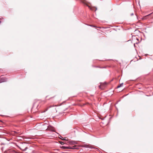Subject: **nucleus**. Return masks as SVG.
<instances>
[{
    "label": "nucleus",
    "instance_id": "obj_1",
    "mask_svg": "<svg viewBox=\"0 0 153 153\" xmlns=\"http://www.w3.org/2000/svg\"><path fill=\"white\" fill-rule=\"evenodd\" d=\"M61 148L64 149H78V147L77 146H60Z\"/></svg>",
    "mask_w": 153,
    "mask_h": 153
},
{
    "label": "nucleus",
    "instance_id": "obj_2",
    "mask_svg": "<svg viewBox=\"0 0 153 153\" xmlns=\"http://www.w3.org/2000/svg\"><path fill=\"white\" fill-rule=\"evenodd\" d=\"M70 145H74L77 144V142L75 141L70 140L68 141Z\"/></svg>",
    "mask_w": 153,
    "mask_h": 153
},
{
    "label": "nucleus",
    "instance_id": "obj_3",
    "mask_svg": "<svg viewBox=\"0 0 153 153\" xmlns=\"http://www.w3.org/2000/svg\"><path fill=\"white\" fill-rule=\"evenodd\" d=\"M48 129L51 131H54V127L52 126L51 125H49L48 127Z\"/></svg>",
    "mask_w": 153,
    "mask_h": 153
},
{
    "label": "nucleus",
    "instance_id": "obj_4",
    "mask_svg": "<svg viewBox=\"0 0 153 153\" xmlns=\"http://www.w3.org/2000/svg\"><path fill=\"white\" fill-rule=\"evenodd\" d=\"M7 81V79L3 77L1 78L0 79V83L6 82Z\"/></svg>",
    "mask_w": 153,
    "mask_h": 153
},
{
    "label": "nucleus",
    "instance_id": "obj_5",
    "mask_svg": "<svg viewBox=\"0 0 153 153\" xmlns=\"http://www.w3.org/2000/svg\"><path fill=\"white\" fill-rule=\"evenodd\" d=\"M84 147L85 148H91V149L94 148H93L91 147L90 146H89L88 145H87V144L84 145Z\"/></svg>",
    "mask_w": 153,
    "mask_h": 153
},
{
    "label": "nucleus",
    "instance_id": "obj_6",
    "mask_svg": "<svg viewBox=\"0 0 153 153\" xmlns=\"http://www.w3.org/2000/svg\"><path fill=\"white\" fill-rule=\"evenodd\" d=\"M10 153H17L15 150L12 149H10Z\"/></svg>",
    "mask_w": 153,
    "mask_h": 153
},
{
    "label": "nucleus",
    "instance_id": "obj_7",
    "mask_svg": "<svg viewBox=\"0 0 153 153\" xmlns=\"http://www.w3.org/2000/svg\"><path fill=\"white\" fill-rule=\"evenodd\" d=\"M152 13L146 15V16L144 17H143L142 18V19H143V20H144V19H146V18L145 19H144V18H146V17H147L149 16L150 15H151V14Z\"/></svg>",
    "mask_w": 153,
    "mask_h": 153
},
{
    "label": "nucleus",
    "instance_id": "obj_8",
    "mask_svg": "<svg viewBox=\"0 0 153 153\" xmlns=\"http://www.w3.org/2000/svg\"><path fill=\"white\" fill-rule=\"evenodd\" d=\"M123 83H122L120 84L119 85L117 86V88H120L123 86Z\"/></svg>",
    "mask_w": 153,
    "mask_h": 153
},
{
    "label": "nucleus",
    "instance_id": "obj_9",
    "mask_svg": "<svg viewBox=\"0 0 153 153\" xmlns=\"http://www.w3.org/2000/svg\"><path fill=\"white\" fill-rule=\"evenodd\" d=\"M20 149H21V150L22 151H23V152H25V151L26 150H27V149H28V147H25V149H21V148H20Z\"/></svg>",
    "mask_w": 153,
    "mask_h": 153
},
{
    "label": "nucleus",
    "instance_id": "obj_10",
    "mask_svg": "<svg viewBox=\"0 0 153 153\" xmlns=\"http://www.w3.org/2000/svg\"><path fill=\"white\" fill-rule=\"evenodd\" d=\"M68 138L67 137H62V140H67Z\"/></svg>",
    "mask_w": 153,
    "mask_h": 153
},
{
    "label": "nucleus",
    "instance_id": "obj_11",
    "mask_svg": "<svg viewBox=\"0 0 153 153\" xmlns=\"http://www.w3.org/2000/svg\"><path fill=\"white\" fill-rule=\"evenodd\" d=\"M3 153H10V151L9 149L6 150Z\"/></svg>",
    "mask_w": 153,
    "mask_h": 153
},
{
    "label": "nucleus",
    "instance_id": "obj_12",
    "mask_svg": "<svg viewBox=\"0 0 153 153\" xmlns=\"http://www.w3.org/2000/svg\"><path fill=\"white\" fill-rule=\"evenodd\" d=\"M59 143L61 144L62 145H63L65 144V143L62 141H59Z\"/></svg>",
    "mask_w": 153,
    "mask_h": 153
},
{
    "label": "nucleus",
    "instance_id": "obj_13",
    "mask_svg": "<svg viewBox=\"0 0 153 153\" xmlns=\"http://www.w3.org/2000/svg\"><path fill=\"white\" fill-rule=\"evenodd\" d=\"M10 146L11 147L13 146V145L14 144V143L13 142H11V141H10Z\"/></svg>",
    "mask_w": 153,
    "mask_h": 153
},
{
    "label": "nucleus",
    "instance_id": "obj_14",
    "mask_svg": "<svg viewBox=\"0 0 153 153\" xmlns=\"http://www.w3.org/2000/svg\"><path fill=\"white\" fill-rule=\"evenodd\" d=\"M59 136V138L62 139V137H63L61 135H60Z\"/></svg>",
    "mask_w": 153,
    "mask_h": 153
},
{
    "label": "nucleus",
    "instance_id": "obj_15",
    "mask_svg": "<svg viewBox=\"0 0 153 153\" xmlns=\"http://www.w3.org/2000/svg\"><path fill=\"white\" fill-rule=\"evenodd\" d=\"M133 15H134V13H131V14H130L131 16H132Z\"/></svg>",
    "mask_w": 153,
    "mask_h": 153
},
{
    "label": "nucleus",
    "instance_id": "obj_16",
    "mask_svg": "<svg viewBox=\"0 0 153 153\" xmlns=\"http://www.w3.org/2000/svg\"><path fill=\"white\" fill-rule=\"evenodd\" d=\"M10 135L11 134H12L11 132V131H10ZM11 137H10V140H11Z\"/></svg>",
    "mask_w": 153,
    "mask_h": 153
},
{
    "label": "nucleus",
    "instance_id": "obj_17",
    "mask_svg": "<svg viewBox=\"0 0 153 153\" xmlns=\"http://www.w3.org/2000/svg\"><path fill=\"white\" fill-rule=\"evenodd\" d=\"M90 26H91V27H95V26H93V25H89Z\"/></svg>",
    "mask_w": 153,
    "mask_h": 153
},
{
    "label": "nucleus",
    "instance_id": "obj_18",
    "mask_svg": "<svg viewBox=\"0 0 153 153\" xmlns=\"http://www.w3.org/2000/svg\"><path fill=\"white\" fill-rule=\"evenodd\" d=\"M63 153H68V152H62Z\"/></svg>",
    "mask_w": 153,
    "mask_h": 153
},
{
    "label": "nucleus",
    "instance_id": "obj_19",
    "mask_svg": "<svg viewBox=\"0 0 153 153\" xmlns=\"http://www.w3.org/2000/svg\"><path fill=\"white\" fill-rule=\"evenodd\" d=\"M145 18H146V19H147V17L144 18V19H145Z\"/></svg>",
    "mask_w": 153,
    "mask_h": 153
},
{
    "label": "nucleus",
    "instance_id": "obj_20",
    "mask_svg": "<svg viewBox=\"0 0 153 153\" xmlns=\"http://www.w3.org/2000/svg\"><path fill=\"white\" fill-rule=\"evenodd\" d=\"M1 23V21H0V24Z\"/></svg>",
    "mask_w": 153,
    "mask_h": 153
},
{
    "label": "nucleus",
    "instance_id": "obj_21",
    "mask_svg": "<svg viewBox=\"0 0 153 153\" xmlns=\"http://www.w3.org/2000/svg\"><path fill=\"white\" fill-rule=\"evenodd\" d=\"M48 96H46L45 97V98H46Z\"/></svg>",
    "mask_w": 153,
    "mask_h": 153
},
{
    "label": "nucleus",
    "instance_id": "obj_22",
    "mask_svg": "<svg viewBox=\"0 0 153 153\" xmlns=\"http://www.w3.org/2000/svg\"><path fill=\"white\" fill-rule=\"evenodd\" d=\"M52 98H53V97H52ZM51 98H52V97H51V98H50V99H51Z\"/></svg>",
    "mask_w": 153,
    "mask_h": 153
},
{
    "label": "nucleus",
    "instance_id": "obj_23",
    "mask_svg": "<svg viewBox=\"0 0 153 153\" xmlns=\"http://www.w3.org/2000/svg\"><path fill=\"white\" fill-rule=\"evenodd\" d=\"M137 40H139L138 39H137Z\"/></svg>",
    "mask_w": 153,
    "mask_h": 153
},
{
    "label": "nucleus",
    "instance_id": "obj_24",
    "mask_svg": "<svg viewBox=\"0 0 153 153\" xmlns=\"http://www.w3.org/2000/svg\"><path fill=\"white\" fill-rule=\"evenodd\" d=\"M34 105H35V104H34L33 105L34 106Z\"/></svg>",
    "mask_w": 153,
    "mask_h": 153
},
{
    "label": "nucleus",
    "instance_id": "obj_25",
    "mask_svg": "<svg viewBox=\"0 0 153 153\" xmlns=\"http://www.w3.org/2000/svg\"><path fill=\"white\" fill-rule=\"evenodd\" d=\"M27 153L26 152V153Z\"/></svg>",
    "mask_w": 153,
    "mask_h": 153
}]
</instances>
